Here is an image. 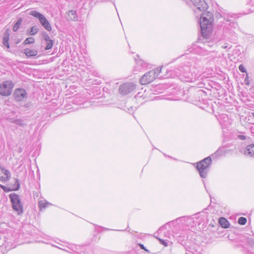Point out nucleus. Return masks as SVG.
I'll return each instance as SVG.
<instances>
[{
	"mask_svg": "<svg viewBox=\"0 0 254 254\" xmlns=\"http://www.w3.org/2000/svg\"><path fill=\"white\" fill-rule=\"evenodd\" d=\"M156 238L159 240V241L160 242V243L161 244H162L164 246H167L168 243L166 241H164V240H162V239H160L159 238H158V237H156Z\"/></svg>",
	"mask_w": 254,
	"mask_h": 254,
	"instance_id": "7c9ffc66",
	"label": "nucleus"
},
{
	"mask_svg": "<svg viewBox=\"0 0 254 254\" xmlns=\"http://www.w3.org/2000/svg\"><path fill=\"white\" fill-rule=\"evenodd\" d=\"M38 205L39 207L40 210L42 211L43 209H45L49 205H52V204L51 203L47 201L46 200L42 199L39 201Z\"/></svg>",
	"mask_w": 254,
	"mask_h": 254,
	"instance_id": "f3484780",
	"label": "nucleus"
},
{
	"mask_svg": "<svg viewBox=\"0 0 254 254\" xmlns=\"http://www.w3.org/2000/svg\"><path fill=\"white\" fill-rule=\"evenodd\" d=\"M65 17L68 21H77V15L76 11L73 10H70L66 12Z\"/></svg>",
	"mask_w": 254,
	"mask_h": 254,
	"instance_id": "2eb2a0df",
	"label": "nucleus"
},
{
	"mask_svg": "<svg viewBox=\"0 0 254 254\" xmlns=\"http://www.w3.org/2000/svg\"><path fill=\"white\" fill-rule=\"evenodd\" d=\"M19 184H18V187H17V188L16 189V190H18V189H19Z\"/></svg>",
	"mask_w": 254,
	"mask_h": 254,
	"instance_id": "e433bc0d",
	"label": "nucleus"
},
{
	"mask_svg": "<svg viewBox=\"0 0 254 254\" xmlns=\"http://www.w3.org/2000/svg\"><path fill=\"white\" fill-rule=\"evenodd\" d=\"M239 69L242 72H246L247 70L244 66L243 64H240L239 66Z\"/></svg>",
	"mask_w": 254,
	"mask_h": 254,
	"instance_id": "2f4dec72",
	"label": "nucleus"
},
{
	"mask_svg": "<svg viewBox=\"0 0 254 254\" xmlns=\"http://www.w3.org/2000/svg\"><path fill=\"white\" fill-rule=\"evenodd\" d=\"M211 163V159L209 156L196 163V169L201 178H205L207 176Z\"/></svg>",
	"mask_w": 254,
	"mask_h": 254,
	"instance_id": "7ed1b4c3",
	"label": "nucleus"
},
{
	"mask_svg": "<svg viewBox=\"0 0 254 254\" xmlns=\"http://www.w3.org/2000/svg\"><path fill=\"white\" fill-rule=\"evenodd\" d=\"M226 153V151L223 147H219L218 150L214 153V156L216 157H220L224 155Z\"/></svg>",
	"mask_w": 254,
	"mask_h": 254,
	"instance_id": "4be33fe9",
	"label": "nucleus"
},
{
	"mask_svg": "<svg viewBox=\"0 0 254 254\" xmlns=\"http://www.w3.org/2000/svg\"><path fill=\"white\" fill-rule=\"evenodd\" d=\"M213 22V14L211 12L208 11L201 14L199 25L202 37L189 49L190 52L202 56L208 54V48L212 47L216 44V42L211 38Z\"/></svg>",
	"mask_w": 254,
	"mask_h": 254,
	"instance_id": "f257e3e1",
	"label": "nucleus"
},
{
	"mask_svg": "<svg viewBox=\"0 0 254 254\" xmlns=\"http://www.w3.org/2000/svg\"><path fill=\"white\" fill-rule=\"evenodd\" d=\"M238 27V24L234 22H231L230 20H227L225 24L224 31L225 33L228 34H232L234 32L235 29Z\"/></svg>",
	"mask_w": 254,
	"mask_h": 254,
	"instance_id": "9b49d317",
	"label": "nucleus"
},
{
	"mask_svg": "<svg viewBox=\"0 0 254 254\" xmlns=\"http://www.w3.org/2000/svg\"><path fill=\"white\" fill-rule=\"evenodd\" d=\"M243 153L246 156L254 157V144L248 145L246 148L244 149Z\"/></svg>",
	"mask_w": 254,
	"mask_h": 254,
	"instance_id": "4468645a",
	"label": "nucleus"
},
{
	"mask_svg": "<svg viewBox=\"0 0 254 254\" xmlns=\"http://www.w3.org/2000/svg\"><path fill=\"white\" fill-rule=\"evenodd\" d=\"M239 137L242 140H244L246 139V136L243 135H239Z\"/></svg>",
	"mask_w": 254,
	"mask_h": 254,
	"instance_id": "f704fd0d",
	"label": "nucleus"
},
{
	"mask_svg": "<svg viewBox=\"0 0 254 254\" xmlns=\"http://www.w3.org/2000/svg\"><path fill=\"white\" fill-rule=\"evenodd\" d=\"M77 99V98H76V99L74 100V104L80 105L81 104L84 102V99L83 97H79V100Z\"/></svg>",
	"mask_w": 254,
	"mask_h": 254,
	"instance_id": "c85d7f7f",
	"label": "nucleus"
},
{
	"mask_svg": "<svg viewBox=\"0 0 254 254\" xmlns=\"http://www.w3.org/2000/svg\"><path fill=\"white\" fill-rule=\"evenodd\" d=\"M29 14L37 18L41 25L46 30L48 31H51L52 30V27L50 23L43 14L35 10H31L29 12Z\"/></svg>",
	"mask_w": 254,
	"mask_h": 254,
	"instance_id": "0eeeda50",
	"label": "nucleus"
},
{
	"mask_svg": "<svg viewBox=\"0 0 254 254\" xmlns=\"http://www.w3.org/2000/svg\"><path fill=\"white\" fill-rule=\"evenodd\" d=\"M47 45L45 47V50H48L52 48L53 45V41L51 40L48 42H46Z\"/></svg>",
	"mask_w": 254,
	"mask_h": 254,
	"instance_id": "bb28decb",
	"label": "nucleus"
},
{
	"mask_svg": "<svg viewBox=\"0 0 254 254\" xmlns=\"http://www.w3.org/2000/svg\"><path fill=\"white\" fill-rule=\"evenodd\" d=\"M134 110V108L132 106H130L129 108L127 109V112H131Z\"/></svg>",
	"mask_w": 254,
	"mask_h": 254,
	"instance_id": "72a5a7b5",
	"label": "nucleus"
},
{
	"mask_svg": "<svg viewBox=\"0 0 254 254\" xmlns=\"http://www.w3.org/2000/svg\"><path fill=\"white\" fill-rule=\"evenodd\" d=\"M22 19H21V18H19L17 20V21H16V22L15 23V24L13 26V31L15 32L18 30V29H19V28L22 23Z\"/></svg>",
	"mask_w": 254,
	"mask_h": 254,
	"instance_id": "5701e85b",
	"label": "nucleus"
},
{
	"mask_svg": "<svg viewBox=\"0 0 254 254\" xmlns=\"http://www.w3.org/2000/svg\"><path fill=\"white\" fill-rule=\"evenodd\" d=\"M7 251L5 246H0V254H5L7 253Z\"/></svg>",
	"mask_w": 254,
	"mask_h": 254,
	"instance_id": "cd10ccee",
	"label": "nucleus"
},
{
	"mask_svg": "<svg viewBox=\"0 0 254 254\" xmlns=\"http://www.w3.org/2000/svg\"><path fill=\"white\" fill-rule=\"evenodd\" d=\"M190 6H193L195 13L199 11H204L207 8V4L204 0H183Z\"/></svg>",
	"mask_w": 254,
	"mask_h": 254,
	"instance_id": "423d86ee",
	"label": "nucleus"
},
{
	"mask_svg": "<svg viewBox=\"0 0 254 254\" xmlns=\"http://www.w3.org/2000/svg\"><path fill=\"white\" fill-rule=\"evenodd\" d=\"M147 67V64L144 61L139 60L136 63V65L133 69V72L137 74L138 72H141Z\"/></svg>",
	"mask_w": 254,
	"mask_h": 254,
	"instance_id": "f8f14e48",
	"label": "nucleus"
},
{
	"mask_svg": "<svg viewBox=\"0 0 254 254\" xmlns=\"http://www.w3.org/2000/svg\"><path fill=\"white\" fill-rule=\"evenodd\" d=\"M219 222L222 227L224 228H228L229 227V221L224 217H221L219 218Z\"/></svg>",
	"mask_w": 254,
	"mask_h": 254,
	"instance_id": "6ab92c4d",
	"label": "nucleus"
},
{
	"mask_svg": "<svg viewBox=\"0 0 254 254\" xmlns=\"http://www.w3.org/2000/svg\"><path fill=\"white\" fill-rule=\"evenodd\" d=\"M247 219L244 217H241L238 219V223L240 225H244L247 223Z\"/></svg>",
	"mask_w": 254,
	"mask_h": 254,
	"instance_id": "a878e982",
	"label": "nucleus"
},
{
	"mask_svg": "<svg viewBox=\"0 0 254 254\" xmlns=\"http://www.w3.org/2000/svg\"><path fill=\"white\" fill-rule=\"evenodd\" d=\"M0 186L1 188H3V186H1V185H0Z\"/></svg>",
	"mask_w": 254,
	"mask_h": 254,
	"instance_id": "a19ab883",
	"label": "nucleus"
},
{
	"mask_svg": "<svg viewBox=\"0 0 254 254\" xmlns=\"http://www.w3.org/2000/svg\"><path fill=\"white\" fill-rule=\"evenodd\" d=\"M104 229H105V230H109V229H108V228H104Z\"/></svg>",
	"mask_w": 254,
	"mask_h": 254,
	"instance_id": "ea45409f",
	"label": "nucleus"
},
{
	"mask_svg": "<svg viewBox=\"0 0 254 254\" xmlns=\"http://www.w3.org/2000/svg\"><path fill=\"white\" fill-rule=\"evenodd\" d=\"M9 122L10 123L17 125L20 127H24L26 125L24 123L23 120H22V119H10L9 120Z\"/></svg>",
	"mask_w": 254,
	"mask_h": 254,
	"instance_id": "aec40b11",
	"label": "nucleus"
},
{
	"mask_svg": "<svg viewBox=\"0 0 254 254\" xmlns=\"http://www.w3.org/2000/svg\"><path fill=\"white\" fill-rule=\"evenodd\" d=\"M253 117L254 118V113H252Z\"/></svg>",
	"mask_w": 254,
	"mask_h": 254,
	"instance_id": "58836bf2",
	"label": "nucleus"
},
{
	"mask_svg": "<svg viewBox=\"0 0 254 254\" xmlns=\"http://www.w3.org/2000/svg\"><path fill=\"white\" fill-rule=\"evenodd\" d=\"M9 198L13 209L19 215L22 213L23 211V204L19 195L15 193H12L9 194Z\"/></svg>",
	"mask_w": 254,
	"mask_h": 254,
	"instance_id": "39448f33",
	"label": "nucleus"
},
{
	"mask_svg": "<svg viewBox=\"0 0 254 254\" xmlns=\"http://www.w3.org/2000/svg\"><path fill=\"white\" fill-rule=\"evenodd\" d=\"M11 177L10 172L4 168L0 167V180L5 182L8 180Z\"/></svg>",
	"mask_w": 254,
	"mask_h": 254,
	"instance_id": "ddd939ff",
	"label": "nucleus"
},
{
	"mask_svg": "<svg viewBox=\"0 0 254 254\" xmlns=\"http://www.w3.org/2000/svg\"><path fill=\"white\" fill-rule=\"evenodd\" d=\"M135 84L131 82L122 84L119 87V92L122 95H127L135 89Z\"/></svg>",
	"mask_w": 254,
	"mask_h": 254,
	"instance_id": "1a4fd4ad",
	"label": "nucleus"
},
{
	"mask_svg": "<svg viewBox=\"0 0 254 254\" xmlns=\"http://www.w3.org/2000/svg\"><path fill=\"white\" fill-rule=\"evenodd\" d=\"M13 96L17 101H21L26 98L27 93L24 89L18 88L15 90Z\"/></svg>",
	"mask_w": 254,
	"mask_h": 254,
	"instance_id": "9d476101",
	"label": "nucleus"
},
{
	"mask_svg": "<svg viewBox=\"0 0 254 254\" xmlns=\"http://www.w3.org/2000/svg\"><path fill=\"white\" fill-rule=\"evenodd\" d=\"M162 67H157L154 70H151L145 73L140 79V83L142 85H145L152 82L159 73L161 72Z\"/></svg>",
	"mask_w": 254,
	"mask_h": 254,
	"instance_id": "20e7f679",
	"label": "nucleus"
},
{
	"mask_svg": "<svg viewBox=\"0 0 254 254\" xmlns=\"http://www.w3.org/2000/svg\"><path fill=\"white\" fill-rule=\"evenodd\" d=\"M35 42V39L32 37L27 38L23 42L24 45L33 44Z\"/></svg>",
	"mask_w": 254,
	"mask_h": 254,
	"instance_id": "b1692460",
	"label": "nucleus"
},
{
	"mask_svg": "<svg viewBox=\"0 0 254 254\" xmlns=\"http://www.w3.org/2000/svg\"><path fill=\"white\" fill-rule=\"evenodd\" d=\"M162 230V228H160L159 230V232L161 231Z\"/></svg>",
	"mask_w": 254,
	"mask_h": 254,
	"instance_id": "4c0bfd02",
	"label": "nucleus"
},
{
	"mask_svg": "<svg viewBox=\"0 0 254 254\" xmlns=\"http://www.w3.org/2000/svg\"><path fill=\"white\" fill-rule=\"evenodd\" d=\"M190 217L188 216H182L177 218L176 220L172 221L173 225L177 227L178 225L183 224L185 222L188 221Z\"/></svg>",
	"mask_w": 254,
	"mask_h": 254,
	"instance_id": "dca6fc26",
	"label": "nucleus"
},
{
	"mask_svg": "<svg viewBox=\"0 0 254 254\" xmlns=\"http://www.w3.org/2000/svg\"><path fill=\"white\" fill-rule=\"evenodd\" d=\"M2 44L4 46H6L7 48H9L8 43V37H4L2 40Z\"/></svg>",
	"mask_w": 254,
	"mask_h": 254,
	"instance_id": "393cba45",
	"label": "nucleus"
},
{
	"mask_svg": "<svg viewBox=\"0 0 254 254\" xmlns=\"http://www.w3.org/2000/svg\"><path fill=\"white\" fill-rule=\"evenodd\" d=\"M222 47L224 49H226L228 47V46L227 44H225L224 45L222 46Z\"/></svg>",
	"mask_w": 254,
	"mask_h": 254,
	"instance_id": "c9c22d12",
	"label": "nucleus"
},
{
	"mask_svg": "<svg viewBox=\"0 0 254 254\" xmlns=\"http://www.w3.org/2000/svg\"><path fill=\"white\" fill-rule=\"evenodd\" d=\"M13 84L11 81L6 80L0 84V95L4 96H8L10 95Z\"/></svg>",
	"mask_w": 254,
	"mask_h": 254,
	"instance_id": "6e6552de",
	"label": "nucleus"
},
{
	"mask_svg": "<svg viewBox=\"0 0 254 254\" xmlns=\"http://www.w3.org/2000/svg\"><path fill=\"white\" fill-rule=\"evenodd\" d=\"M0 167H1V166H0Z\"/></svg>",
	"mask_w": 254,
	"mask_h": 254,
	"instance_id": "79ce46f5",
	"label": "nucleus"
},
{
	"mask_svg": "<svg viewBox=\"0 0 254 254\" xmlns=\"http://www.w3.org/2000/svg\"><path fill=\"white\" fill-rule=\"evenodd\" d=\"M139 246L141 250H143L145 251H148L145 248L143 245L139 244Z\"/></svg>",
	"mask_w": 254,
	"mask_h": 254,
	"instance_id": "473e14b6",
	"label": "nucleus"
},
{
	"mask_svg": "<svg viewBox=\"0 0 254 254\" xmlns=\"http://www.w3.org/2000/svg\"><path fill=\"white\" fill-rule=\"evenodd\" d=\"M24 53L27 57H31L36 56L38 54V52L37 50L34 49L26 48L24 50Z\"/></svg>",
	"mask_w": 254,
	"mask_h": 254,
	"instance_id": "a211bd4d",
	"label": "nucleus"
},
{
	"mask_svg": "<svg viewBox=\"0 0 254 254\" xmlns=\"http://www.w3.org/2000/svg\"><path fill=\"white\" fill-rule=\"evenodd\" d=\"M167 77H178L184 82H192L195 79L196 74L193 68H191L190 65H184L183 66L176 68L167 72Z\"/></svg>",
	"mask_w": 254,
	"mask_h": 254,
	"instance_id": "f03ea898",
	"label": "nucleus"
},
{
	"mask_svg": "<svg viewBox=\"0 0 254 254\" xmlns=\"http://www.w3.org/2000/svg\"><path fill=\"white\" fill-rule=\"evenodd\" d=\"M38 30L39 29L37 26H33L27 31V35L33 36L36 34L38 32Z\"/></svg>",
	"mask_w": 254,
	"mask_h": 254,
	"instance_id": "412c9836",
	"label": "nucleus"
},
{
	"mask_svg": "<svg viewBox=\"0 0 254 254\" xmlns=\"http://www.w3.org/2000/svg\"><path fill=\"white\" fill-rule=\"evenodd\" d=\"M43 39L46 42H48V41L52 40L50 39V37H49V36L48 35V34L46 32H44L43 33Z\"/></svg>",
	"mask_w": 254,
	"mask_h": 254,
	"instance_id": "c756f323",
	"label": "nucleus"
}]
</instances>
